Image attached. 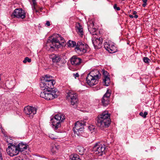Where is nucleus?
Returning a JSON list of instances; mask_svg holds the SVG:
<instances>
[{
    "mask_svg": "<svg viewBox=\"0 0 160 160\" xmlns=\"http://www.w3.org/2000/svg\"><path fill=\"white\" fill-rule=\"evenodd\" d=\"M46 81H41L39 83V86L43 91L42 92L40 96L42 98L47 100H51L58 97V91L57 89L52 90H47Z\"/></svg>",
    "mask_w": 160,
    "mask_h": 160,
    "instance_id": "obj_1",
    "label": "nucleus"
},
{
    "mask_svg": "<svg viewBox=\"0 0 160 160\" xmlns=\"http://www.w3.org/2000/svg\"><path fill=\"white\" fill-rule=\"evenodd\" d=\"M110 114L108 111H105L98 116L97 125L101 128L108 127L111 123Z\"/></svg>",
    "mask_w": 160,
    "mask_h": 160,
    "instance_id": "obj_2",
    "label": "nucleus"
},
{
    "mask_svg": "<svg viewBox=\"0 0 160 160\" xmlns=\"http://www.w3.org/2000/svg\"><path fill=\"white\" fill-rule=\"evenodd\" d=\"M65 119L64 115L61 113L56 115L51 120L52 127L54 130L58 132V128L61 127V122H63Z\"/></svg>",
    "mask_w": 160,
    "mask_h": 160,
    "instance_id": "obj_3",
    "label": "nucleus"
},
{
    "mask_svg": "<svg viewBox=\"0 0 160 160\" xmlns=\"http://www.w3.org/2000/svg\"><path fill=\"white\" fill-rule=\"evenodd\" d=\"M86 122L84 121H78L75 123L73 131L75 134L78 136L85 137L84 134V126L86 125Z\"/></svg>",
    "mask_w": 160,
    "mask_h": 160,
    "instance_id": "obj_4",
    "label": "nucleus"
},
{
    "mask_svg": "<svg viewBox=\"0 0 160 160\" xmlns=\"http://www.w3.org/2000/svg\"><path fill=\"white\" fill-rule=\"evenodd\" d=\"M16 145V143L10 142L8 144V147L6 151L8 155L13 156L17 155L19 153V151Z\"/></svg>",
    "mask_w": 160,
    "mask_h": 160,
    "instance_id": "obj_5",
    "label": "nucleus"
},
{
    "mask_svg": "<svg viewBox=\"0 0 160 160\" xmlns=\"http://www.w3.org/2000/svg\"><path fill=\"white\" fill-rule=\"evenodd\" d=\"M88 46L85 42L81 41H78L75 48V52L80 55L85 53L87 50Z\"/></svg>",
    "mask_w": 160,
    "mask_h": 160,
    "instance_id": "obj_6",
    "label": "nucleus"
},
{
    "mask_svg": "<svg viewBox=\"0 0 160 160\" xmlns=\"http://www.w3.org/2000/svg\"><path fill=\"white\" fill-rule=\"evenodd\" d=\"M101 76L99 71L95 69L92 70L88 74L86 80H98L100 79Z\"/></svg>",
    "mask_w": 160,
    "mask_h": 160,
    "instance_id": "obj_7",
    "label": "nucleus"
},
{
    "mask_svg": "<svg viewBox=\"0 0 160 160\" xmlns=\"http://www.w3.org/2000/svg\"><path fill=\"white\" fill-rule=\"evenodd\" d=\"M67 99L70 100L71 104L73 105H75L78 101V96L77 94L72 90H69L67 91Z\"/></svg>",
    "mask_w": 160,
    "mask_h": 160,
    "instance_id": "obj_8",
    "label": "nucleus"
},
{
    "mask_svg": "<svg viewBox=\"0 0 160 160\" xmlns=\"http://www.w3.org/2000/svg\"><path fill=\"white\" fill-rule=\"evenodd\" d=\"M105 148V146L104 145H102L99 143H96L94 146L92 150L98 156H102V155Z\"/></svg>",
    "mask_w": 160,
    "mask_h": 160,
    "instance_id": "obj_9",
    "label": "nucleus"
},
{
    "mask_svg": "<svg viewBox=\"0 0 160 160\" xmlns=\"http://www.w3.org/2000/svg\"><path fill=\"white\" fill-rule=\"evenodd\" d=\"M26 14L22 8L16 9L12 15V18L16 17L23 19L25 18Z\"/></svg>",
    "mask_w": 160,
    "mask_h": 160,
    "instance_id": "obj_10",
    "label": "nucleus"
},
{
    "mask_svg": "<svg viewBox=\"0 0 160 160\" xmlns=\"http://www.w3.org/2000/svg\"><path fill=\"white\" fill-rule=\"evenodd\" d=\"M92 42L95 49L100 48L102 44V38L93 36V37L92 38Z\"/></svg>",
    "mask_w": 160,
    "mask_h": 160,
    "instance_id": "obj_11",
    "label": "nucleus"
},
{
    "mask_svg": "<svg viewBox=\"0 0 160 160\" xmlns=\"http://www.w3.org/2000/svg\"><path fill=\"white\" fill-rule=\"evenodd\" d=\"M24 112L30 118H32L33 115L36 114L37 109L33 107L28 106L25 107Z\"/></svg>",
    "mask_w": 160,
    "mask_h": 160,
    "instance_id": "obj_12",
    "label": "nucleus"
},
{
    "mask_svg": "<svg viewBox=\"0 0 160 160\" xmlns=\"http://www.w3.org/2000/svg\"><path fill=\"white\" fill-rule=\"evenodd\" d=\"M111 94V90H107L102 99V105L105 107L107 106L109 103V98Z\"/></svg>",
    "mask_w": 160,
    "mask_h": 160,
    "instance_id": "obj_13",
    "label": "nucleus"
},
{
    "mask_svg": "<svg viewBox=\"0 0 160 160\" xmlns=\"http://www.w3.org/2000/svg\"><path fill=\"white\" fill-rule=\"evenodd\" d=\"M51 43L50 44L51 48L54 49L55 48H59L60 47L61 44L59 42V38L57 37L53 38L51 41Z\"/></svg>",
    "mask_w": 160,
    "mask_h": 160,
    "instance_id": "obj_14",
    "label": "nucleus"
},
{
    "mask_svg": "<svg viewBox=\"0 0 160 160\" xmlns=\"http://www.w3.org/2000/svg\"><path fill=\"white\" fill-rule=\"evenodd\" d=\"M70 61L71 64L74 66H76L80 65L82 60L80 58L74 56L71 58Z\"/></svg>",
    "mask_w": 160,
    "mask_h": 160,
    "instance_id": "obj_15",
    "label": "nucleus"
},
{
    "mask_svg": "<svg viewBox=\"0 0 160 160\" xmlns=\"http://www.w3.org/2000/svg\"><path fill=\"white\" fill-rule=\"evenodd\" d=\"M76 30L77 32L81 37H82L83 35V29L82 26L79 22L76 24Z\"/></svg>",
    "mask_w": 160,
    "mask_h": 160,
    "instance_id": "obj_16",
    "label": "nucleus"
},
{
    "mask_svg": "<svg viewBox=\"0 0 160 160\" xmlns=\"http://www.w3.org/2000/svg\"><path fill=\"white\" fill-rule=\"evenodd\" d=\"M16 145L19 152H21L27 149V145L22 142H21L18 144L16 143Z\"/></svg>",
    "mask_w": 160,
    "mask_h": 160,
    "instance_id": "obj_17",
    "label": "nucleus"
},
{
    "mask_svg": "<svg viewBox=\"0 0 160 160\" xmlns=\"http://www.w3.org/2000/svg\"><path fill=\"white\" fill-rule=\"evenodd\" d=\"M88 29L89 31L93 35H95L96 34V33L95 32L96 29L94 27V23L93 22H92L90 25H89L88 24Z\"/></svg>",
    "mask_w": 160,
    "mask_h": 160,
    "instance_id": "obj_18",
    "label": "nucleus"
},
{
    "mask_svg": "<svg viewBox=\"0 0 160 160\" xmlns=\"http://www.w3.org/2000/svg\"><path fill=\"white\" fill-rule=\"evenodd\" d=\"M46 81V83L47 90L48 88L52 89L53 88V85L55 83V81Z\"/></svg>",
    "mask_w": 160,
    "mask_h": 160,
    "instance_id": "obj_19",
    "label": "nucleus"
},
{
    "mask_svg": "<svg viewBox=\"0 0 160 160\" xmlns=\"http://www.w3.org/2000/svg\"><path fill=\"white\" fill-rule=\"evenodd\" d=\"M85 83V85L87 86L88 85L90 87H92L96 85L98 83V81H84Z\"/></svg>",
    "mask_w": 160,
    "mask_h": 160,
    "instance_id": "obj_20",
    "label": "nucleus"
},
{
    "mask_svg": "<svg viewBox=\"0 0 160 160\" xmlns=\"http://www.w3.org/2000/svg\"><path fill=\"white\" fill-rule=\"evenodd\" d=\"M61 58L59 56L55 54H53V56L52 57V59L53 63H58L61 60Z\"/></svg>",
    "mask_w": 160,
    "mask_h": 160,
    "instance_id": "obj_21",
    "label": "nucleus"
},
{
    "mask_svg": "<svg viewBox=\"0 0 160 160\" xmlns=\"http://www.w3.org/2000/svg\"><path fill=\"white\" fill-rule=\"evenodd\" d=\"M102 72L104 78L103 80H110L109 73L107 71L103 69L102 70Z\"/></svg>",
    "mask_w": 160,
    "mask_h": 160,
    "instance_id": "obj_22",
    "label": "nucleus"
},
{
    "mask_svg": "<svg viewBox=\"0 0 160 160\" xmlns=\"http://www.w3.org/2000/svg\"><path fill=\"white\" fill-rule=\"evenodd\" d=\"M41 80H53V77L49 75H46L42 76L41 78Z\"/></svg>",
    "mask_w": 160,
    "mask_h": 160,
    "instance_id": "obj_23",
    "label": "nucleus"
},
{
    "mask_svg": "<svg viewBox=\"0 0 160 160\" xmlns=\"http://www.w3.org/2000/svg\"><path fill=\"white\" fill-rule=\"evenodd\" d=\"M113 43L111 42H106L104 43V46L105 49L108 51L109 50V48H111V45H112Z\"/></svg>",
    "mask_w": 160,
    "mask_h": 160,
    "instance_id": "obj_24",
    "label": "nucleus"
},
{
    "mask_svg": "<svg viewBox=\"0 0 160 160\" xmlns=\"http://www.w3.org/2000/svg\"><path fill=\"white\" fill-rule=\"evenodd\" d=\"M59 147L58 145L55 144L52 145L51 147V151L54 153L56 152L58 149Z\"/></svg>",
    "mask_w": 160,
    "mask_h": 160,
    "instance_id": "obj_25",
    "label": "nucleus"
},
{
    "mask_svg": "<svg viewBox=\"0 0 160 160\" xmlns=\"http://www.w3.org/2000/svg\"><path fill=\"white\" fill-rule=\"evenodd\" d=\"M111 48H109V50L108 51L110 53H113L115 52L117 50L116 47L114 45L113 43L112 45H111Z\"/></svg>",
    "mask_w": 160,
    "mask_h": 160,
    "instance_id": "obj_26",
    "label": "nucleus"
},
{
    "mask_svg": "<svg viewBox=\"0 0 160 160\" xmlns=\"http://www.w3.org/2000/svg\"><path fill=\"white\" fill-rule=\"evenodd\" d=\"M36 0H32L33 6H32V9L33 12L39 13V10H37L36 8Z\"/></svg>",
    "mask_w": 160,
    "mask_h": 160,
    "instance_id": "obj_27",
    "label": "nucleus"
},
{
    "mask_svg": "<svg viewBox=\"0 0 160 160\" xmlns=\"http://www.w3.org/2000/svg\"><path fill=\"white\" fill-rule=\"evenodd\" d=\"M67 45L69 47H73L76 46L77 44L74 41L69 40L67 43Z\"/></svg>",
    "mask_w": 160,
    "mask_h": 160,
    "instance_id": "obj_28",
    "label": "nucleus"
},
{
    "mask_svg": "<svg viewBox=\"0 0 160 160\" xmlns=\"http://www.w3.org/2000/svg\"><path fill=\"white\" fill-rule=\"evenodd\" d=\"M72 160H81L79 156L77 154H74L70 156Z\"/></svg>",
    "mask_w": 160,
    "mask_h": 160,
    "instance_id": "obj_29",
    "label": "nucleus"
},
{
    "mask_svg": "<svg viewBox=\"0 0 160 160\" xmlns=\"http://www.w3.org/2000/svg\"><path fill=\"white\" fill-rule=\"evenodd\" d=\"M84 149L80 146H78L77 148V151L80 154H83V153Z\"/></svg>",
    "mask_w": 160,
    "mask_h": 160,
    "instance_id": "obj_30",
    "label": "nucleus"
},
{
    "mask_svg": "<svg viewBox=\"0 0 160 160\" xmlns=\"http://www.w3.org/2000/svg\"><path fill=\"white\" fill-rule=\"evenodd\" d=\"M88 128L91 133L94 132L95 129V127L94 126L91 125L88 127Z\"/></svg>",
    "mask_w": 160,
    "mask_h": 160,
    "instance_id": "obj_31",
    "label": "nucleus"
},
{
    "mask_svg": "<svg viewBox=\"0 0 160 160\" xmlns=\"http://www.w3.org/2000/svg\"><path fill=\"white\" fill-rule=\"evenodd\" d=\"M148 114V112H145L144 113L142 112H141L139 113V115L143 117V118H145L146 117V116Z\"/></svg>",
    "mask_w": 160,
    "mask_h": 160,
    "instance_id": "obj_32",
    "label": "nucleus"
},
{
    "mask_svg": "<svg viewBox=\"0 0 160 160\" xmlns=\"http://www.w3.org/2000/svg\"><path fill=\"white\" fill-rule=\"evenodd\" d=\"M55 37H57L58 38H59V40H61V41H62V42H64V38L63 37H62L60 35L58 34H57L56 35Z\"/></svg>",
    "mask_w": 160,
    "mask_h": 160,
    "instance_id": "obj_33",
    "label": "nucleus"
},
{
    "mask_svg": "<svg viewBox=\"0 0 160 160\" xmlns=\"http://www.w3.org/2000/svg\"><path fill=\"white\" fill-rule=\"evenodd\" d=\"M31 61V58H29L28 57H26L24 60L23 61V62L24 63H26L27 62H30Z\"/></svg>",
    "mask_w": 160,
    "mask_h": 160,
    "instance_id": "obj_34",
    "label": "nucleus"
},
{
    "mask_svg": "<svg viewBox=\"0 0 160 160\" xmlns=\"http://www.w3.org/2000/svg\"><path fill=\"white\" fill-rule=\"evenodd\" d=\"M110 83V81H103V83L104 85L106 86H108Z\"/></svg>",
    "mask_w": 160,
    "mask_h": 160,
    "instance_id": "obj_35",
    "label": "nucleus"
},
{
    "mask_svg": "<svg viewBox=\"0 0 160 160\" xmlns=\"http://www.w3.org/2000/svg\"><path fill=\"white\" fill-rule=\"evenodd\" d=\"M143 61L146 63H148L150 60L147 57H145L143 58Z\"/></svg>",
    "mask_w": 160,
    "mask_h": 160,
    "instance_id": "obj_36",
    "label": "nucleus"
},
{
    "mask_svg": "<svg viewBox=\"0 0 160 160\" xmlns=\"http://www.w3.org/2000/svg\"><path fill=\"white\" fill-rule=\"evenodd\" d=\"M113 8L115 10L117 11H119L120 10V8L119 7H118L116 4H115L114 5Z\"/></svg>",
    "mask_w": 160,
    "mask_h": 160,
    "instance_id": "obj_37",
    "label": "nucleus"
},
{
    "mask_svg": "<svg viewBox=\"0 0 160 160\" xmlns=\"http://www.w3.org/2000/svg\"><path fill=\"white\" fill-rule=\"evenodd\" d=\"M6 142L8 143H9L10 142H11V143H12V140L10 139V138H7L6 139Z\"/></svg>",
    "mask_w": 160,
    "mask_h": 160,
    "instance_id": "obj_38",
    "label": "nucleus"
},
{
    "mask_svg": "<svg viewBox=\"0 0 160 160\" xmlns=\"http://www.w3.org/2000/svg\"><path fill=\"white\" fill-rule=\"evenodd\" d=\"M49 137L52 139H56V138H55L53 134H50L49 135Z\"/></svg>",
    "mask_w": 160,
    "mask_h": 160,
    "instance_id": "obj_39",
    "label": "nucleus"
},
{
    "mask_svg": "<svg viewBox=\"0 0 160 160\" xmlns=\"http://www.w3.org/2000/svg\"><path fill=\"white\" fill-rule=\"evenodd\" d=\"M73 76L75 77V79H76L77 77H78L79 76V74L78 73H73Z\"/></svg>",
    "mask_w": 160,
    "mask_h": 160,
    "instance_id": "obj_40",
    "label": "nucleus"
},
{
    "mask_svg": "<svg viewBox=\"0 0 160 160\" xmlns=\"http://www.w3.org/2000/svg\"><path fill=\"white\" fill-rule=\"evenodd\" d=\"M45 25L48 26H49L50 25V22L48 21H47L45 23Z\"/></svg>",
    "mask_w": 160,
    "mask_h": 160,
    "instance_id": "obj_41",
    "label": "nucleus"
},
{
    "mask_svg": "<svg viewBox=\"0 0 160 160\" xmlns=\"http://www.w3.org/2000/svg\"><path fill=\"white\" fill-rule=\"evenodd\" d=\"M0 160H2V153H1V149L0 148Z\"/></svg>",
    "mask_w": 160,
    "mask_h": 160,
    "instance_id": "obj_42",
    "label": "nucleus"
},
{
    "mask_svg": "<svg viewBox=\"0 0 160 160\" xmlns=\"http://www.w3.org/2000/svg\"><path fill=\"white\" fill-rule=\"evenodd\" d=\"M137 13V12L135 11H132V14L133 15H136V14Z\"/></svg>",
    "mask_w": 160,
    "mask_h": 160,
    "instance_id": "obj_43",
    "label": "nucleus"
},
{
    "mask_svg": "<svg viewBox=\"0 0 160 160\" xmlns=\"http://www.w3.org/2000/svg\"><path fill=\"white\" fill-rule=\"evenodd\" d=\"M147 5V3H144L142 4V6L143 7H145Z\"/></svg>",
    "mask_w": 160,
    "mask_h": 160,
    "instance_id": "obj_44",
    "label": "nucleus"
},
{
    "mask_svg": "<svg viewBox=\"0 0 160 160\" xmlns=\"http://www.w3.org/2000/svg\"><path fill=\"white\" fill-rule=\"evenodd\" d=\"M129 17L131 18H134L133 16L131 14L129 15Z\"/></svg>",
    "mask_w": 160,
    "mask_h": 160,
    "instance_id": "obj_45",
    "label": "nucleus"
},
{
    "mask_svg": "<svg viewBox=\"0 0 160 160\" xmlns=\"http://www.w3.org/2000/svg\"><path fill=\"white\" fill-rule=\"evenodd\" d=\"M133 17L135 18H137L138 17V15L136 14V15H135Z\"/></svg>",
    "mask_w": 160,
    "mask_h": 160,
    "instance_id": "obj_46",
    "label": "nucleus"
},
{
    "mask_svg": "<svg viewBox=\"0 0 160 160\" xmlns=\"http://www.w3.org/2000/svg\"><path fill=\"white\" fill-rule=\"evenodd\" d=\"M142 2L143 3H146L147 1V0H142Z\"/></svg>",
    "mask_w": 160,
    "mask_h": 160,
    "instance_id": "obj_47",
    "label": "nucleus"
},
{
    "mask_svg": "<svg viewBox=\"0 0 160 160\" xmlns=\"http://www.w3.org/2000/svg\"><path fill=\"white\" fill-rule=\"evenodd\" d=\"M2 75L0 74V80H1V79H2Z\"/></svg>",
    "mask_w": 160,
    "mask_h": 160,
    "instance_id": "obj_48",
    "label": "nucleus"
},
{
    "mask_svg": "<svg viewBox=\"0 0 160 160\" xmlns=\"http://www.w3.org/2000/svg\"><path fill=\"white\" fill-rule=\"evenodd\" d=\"M2 128L1 129V130H2V132L4 134V132H3V131H2Z\"/></svg>",
    "mask_w": 160,
    "mask_h": 160,
    "instance_id": "obj_49",
    "label": "nucleus"
},
{
    "mask_svg": "<svg viewBox=\"0 0 160 160\" xmlns=\"http://www.w3.org/2000/svg\"><path fill=\"white\" fill-rule=\"evenodd\" d=\"M81 84H82V85L83 84V83H82V82H81Z\"/></svg>",
    "mask_w": 160,
    "mask_h": 160,
    "instance_id": "obj_50",
    "label": "nucleus"
},
{
    "mask_svg": "<svg viewBox=\"0 0 160 160\" xmlns=\"http://www.w3.org/2000/svg\"><path fill=\"white\" fill-rule=\"evenodd\" d=\"M124 0H121V1H124Z\"/></svg>",
    "mask_w": 160,
    "mask_h": 160,
    "instance_id": "obj_51",
    "label": "nucleus"
}]
</instances>
